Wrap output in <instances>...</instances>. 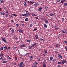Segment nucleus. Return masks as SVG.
Here are the masks:
<instances>
[{"label":"nucleus","mask_w":67,"mask_h":67,"mask_svg":"<svg viewBox=\"0 0 67 67\" xmlns=\"http://www.w3.org/2000/svg\"><path fill=\"white\" fill-rule=\"evenodd\" d=\"M31 14V13H26L25 14H22V15L23 16H25V17H28Z\"/></svg>","instance_id":"f257e3e1"},{"label":"nucleus","mask_w":67,"mask_h":67,"mask_svg":"<svg viewBox=\"0 0 67 67\" xmlns=\"http://www.w3.org/2000/svg\"><path fill=\"white\" fill-rule=\"evenodd\" d=\"M67 62V61L66 60H63L62 61V62H58V64H64V63H66Z\"/></svg>","instance_id":"f03ea898"},{"label":"nucleus","mask_w":67,"mask_h":67,"mask_svg":"<svg viewBox=\"0 0 67 67\" xmlns=\"http://www.w3.org/2000/svg\"><path fill=\"white\" fill-rule=\"evenodd\" d=\"M19 32H20V33H23V30H22L21 29H18L17 30Z\"/></svg>","instance_id":"7ed1b4c3"},{"label":"nucleus","mask_w":67,"mask_h":67,"mask_svg":"<svg viewBox=\"0 0 67 67\" xmlns=\"http://www.w3.org/2000/svg\"><path fill=\"white\" fill-rule=\"evenodd\" d=\"M62 31L63 33H66V34H67V31L66 29H64V30H62Z\"/></svg>","instance_id":"20e7f679"},{"label":"nucleus","mask_w":67,"mask_h":67,"mask_svg":"<svg viewBox=\"0 0 67 67\" xmlns=\"http://www.w3.org/2000/svg\"><path fill=\"white\" fill-rule=\"evenodd\" d=\"M2 40L4 42H5V43H7V41H6V40L3 37H2Z\"/></svg>","instance_id":"39448f33"},{"label":"nucleus","mask_w":67,"mask_h":67,"mask_svg":"<svg viewBox=\"0 0 67 67\" xmlns=\"http://www.w3.org/2000/svg\"><path fill=\"white\" fill-rule=\"evenodd\" d=\"M42 7H39L38 10L40 11V12H42Z\"/></svg>","instance_id":"423d86ee"},{"label":"nucleus","mask_w":67,"mask_h":67,"mask_svg":"<svg viewBox=\"0 0 67 67\" xmlns=\"http://www.w3.org/2000/svg\"><path fill=\"white\" fill-rule=\"evenodd\" d=\"M26 46V45L23 44L20 45V47H25Z\"/></svg>","instance_id":"0eeeda50"},{"label":"nucleus","mask_w":67,"mask_h":67,"mask_svg":"<svg viewBox=\"0 0 67 67\" xmlns=\"http://www.w3.org/2000/svg\"><path fill=\"white\" fill-rule=\"evenodd\" d=\"M59 45L58 44L56 43L55 45V47L56 48H58V47H59Z\"/></svg>","instance_id":"6e6552de"},{"label":"nucleus","mask_w":67,"mask_h":67,"mask_svg":"<svg viewBox=\"0 0 67 67\" xmlns=\"http://www.w3.org/2000/svg\"><path fill=\"white\" fill-rule=\"evenodd\" d=\"M28 2V3H30L31 4H33L34 3V2H32V1H30V2L29 1Z\"/></svg>","instance_id":"1a4fd4ad"},{"label":"nucleus","mask_w":67,"mask_h":67,"mask_svg":"<svg viewBox=\"0 0 67 67\" xmlns=\"http://www.w3.org/2000/svg\"><path fill=\"white\" fill-rule=\"evenodd\" d=\"M35 36L36 38V39H38V35H37V34L35 35Z\"/></svg>","instance_id":"9d476101"},{"label":"nucleus","mask_w":67,"mask_h":67,"mask_svg":"<svg viewBox=\"0 0 67 67\" xmlns=\"http://www.w3.org/2000/svg\"><path fill=\"white\" fill-rule=\"evenodd\" d=\"M1 13L2 15H5L6 14L4 13V12H1Z\"/></svg>","instance_id":"9b49d317"},{"label":"nucleus","mask_w":67,"mask_h":67,"mask_svg":"<svg viewBox=\"0 0 67 67\" xmlns=\"http://www.w3.org/2000/svg\"><path fill=\"white\" fill-rule=\"evenodd\" d=\"M58 57L59 58H61V59H62V56L60 54H59L58 55Z\"/></svg>","instance_id":"f8f14e48"},{"label":"nucleus","mask_w":67,"mask_h":67,"mask_svg":"<svg viewBox=\"0 0 67 67\" xmlns=\"http://www.w3.org/2000/svg\"><path fill=\"white\" fill-rule=\"evenodd\" d=\"M36 43L35 42L34 43L33 45H32L31 46V47H34V46H35V45H36Z\"/></svg>","instance_id":"ddd939ff"},{"label":"nucleus","mask_w":67,"mask_h":67,"mask_svg":"<svg viewBox=\"0 0 67 67\" xmlns=\"http://www.w3.org/2000/svg\"><path fill=\"white\" fill-rule=\"evenodd\" d=\"M11 34H12V35H14V31L12 30V31Z\"/></svg>","instance_id":"4468645a"},{"label":"nucleus","mask_w":67,"mask_h":67,"mask_svg":"<svg viewBox=\"0 0 67 67\" xmlns=\"http://www.w3.org/2000/svg\"><path fill=\"white\" fill-rule=\"evenodd\" d=\"M0 59L1 60H3V61L4 59V58H3V57H1L0 58Z\"/></svg>","instance_id":"2eb2a0df"},{"label":"nucleus","mask_w":67,"mask_h":67,"mask_svg":"<svg viewBox=\"0 0 67 67\" xmlns=\"http://www.w3.org/2000/svg\"><path fill=\"white\" fill-rule=\"evenodd\" d=\"M44 21H45V23H46V24H48V21H47V20H45Z\"/></svg>","instance_id":"dca6fc26"},{"label":"nucleus","mask_w":67,"mask_h":67,"mask_svg":"<svg viewBox=\"0 0 67 67\" xmlns=\"http://www.w3.org/2000/svg\"><path fill=\"white\" fill-rule=\"evenodd\" d=\"M40 40L41 42H44L45 41L44 39H43L42 38H40Z\"/></svg>","instance_id":"f3484780"},{"label":"nucleus","mask_w":67,"mask_h":67,"mask_svg":"<svg viewBox=\"0 0 67 67\" xmlns=\"http://www.w3.org/2000/svg\"><path fill=\"white\" fill-rule=\"evenodd\" d=\"M38 64V63L37 62H34L33 63V65H37Z\"/></svg>","instance_id":"a211bd4d"},{"label":"nucleus","mask_w":67,"mask_h":67,"mask_svg":"<svg viewBox=\"0 0 67 67\" xmlns=\"http://www.w3.org/2000/svg\"><path fill=\"white\" fill-rule=\"evenodd\" d=\"M7 62L6 60L2 62V63L3 64H5V63H7Z\"/></svg>","instance_id":"6ab92c4d"},{"label":"nucleus","mask_w":67,"mask_h":67,"mask_svg":"<svg viewBox=\"0 0 67 67\" xmlns=\"http://www.w3.org/2000/svg\"><path fill=\"white\" fill-rule=\"evenodd\" d=\"M43 51L44 52V53H45V54H47V50H46L44 49L43 50Z\"/></svg>","instance_id":"aec40b11"},{"label":"nucleus","mask_w":67,"mask_h":67,"mask_svg":"<svg viewBox=\"0 0 67 67\" xmlns=\"http://www.w3.org/2000/svg\"><path fill=\"white\" fill-rule=\"evenodd\" d=\"M39 5V4L37 3L34 4V5H35V6H37V5Z\"/></svg>","instance_id":"412c9836"},{"label":"nucleus","mask_w":67,"mask_h":67,"mask_svg":"<svg viewBox=\"0 0 67 67\" xmlns=\"http://www.w3.org/2000/svg\"><path fill=\"white\" fill-rule=\"evenodd\" d=\"M66 1V0H62L61 1V2H60V3H64V2H65Z\"/></svg>","instance_id":"4be33fe9"},{"label":"nucleus","mask_w":67,"mask_h":67,"mask_svg":"<svg viewBox=\"0 0 67 67\" xmlns=\"http://www.w3.org/2000/svg\"><path fill=\"white\" fill-rule=\"evenodd\" d=\"M62 22H63L65 20V18H62Z\"/></svg>","instance_id":"5701e85b"},{"label":"nucleus","mask_w":67,"mask_h":67,"mask_svg":"<svg viewBox=\"0 0 67 67\" xmlns=\"http://www.w3.org/2000/svg\"><path fill=\"white\" fill-rule=\"evenodd\" d=\"M55 16V14H51L50 15V16Z\"/></svg>","instance_id":"b1692460"},{"label":"nucleus","mask_w":67,"mask_h":67,"mask_svg":"<svg viewBox=\"0 0 67 67\" xmlns=\"http://www.w3.org/2000/svg\"><path fill=\"white\" fill-rule=\"evenodd\" d=\"M44 27L46 28L47 27V26L46 24H44Z\"/></svg>","instance_id":"393cba45"},{"label":"nucleus","mask_w":67,"mask_h":67,"mask_svg":"<svg viewBox=\"0 0 67 67\" xmlns=\"http://www.w3.org/2000/svg\"><path fill=\"white\" fill-rule=\"evenodd\" d=\"M7 58L8 59H11V58L9 56L7 57Z\"/></svg>","instance_id":"a878e982"},{"label":"nucleus","mask_w":67,"mask_h":67,"mask_svg":"<svg viewBox=\"0 0 67 67\" xmlns=\"http://www.w3.org/2000/svg\"><path fill=\"white\" fill-rule=\"evenodd\" d=\"M43 67H46V64L44 63H43Z\"/></svg>","instance_id":"bb28decb"},{"label":"nucleus","mask_w":67,"mask_h":67,"mask_svg":"<svg viewBox=\"0 0 67 67\" xmlns=\"http://www.w3.org/2000/svg\"><path fill=\"white\" fill-rule=\"evenodd\" d=\"M4 49L5 51H6L7 49V47L5 46L4 47Z\"/></svg>","instance_id":"cd10ccee"},{"label":"nucleus","mask_w":67,"mask_h":67,"mask_svg":"<svg viewBox=\"0 0 67 67\" xmlns=\"http://www.w3.org/2000/svg\"><path fill=\"white\" fill-rule=\"evenodd\" d=\"M29 57L30 60H32V59H33V56H32L30 57Z\"/></svg>","instance_id":"c85d7f7f"},{"label":"nucleus","mask_w":67,"mask_h":67,"mask_svg":"<svg viewBox=\"0 0 67 67\" xmlns=\"http://www.w3.org/2000/svg\"><path fill=\"white\" fill-rule=\"evenodd\" d=\"M58 29H59V27H57L56 28H55L54 29V30H56V31H57V30H58Z\"/></svg>","instance_id":"c756f323"},{"label":"nucleus","mask_w":67,"mask_h":67,"mask_svg":"<svg viewBox=\"0 0 67 67\" xmlns=\"http://www.w3.org/2000/svg\"><path fill=\"white\" fill-rule=\"evenodd\" d=\"M50 60H53V57H51L50 58Z\"/></svg>","instance_id":"7c9ffc66"},{"label":"nucleus","mask_w":67,"mask_h":67,"mask_svg":"<svg viewBox=\"0 0 67 67\" xmlns=\"http://www.w3.org/2000/svg\"><path fill=\"white\" fill-rule=\"evenodd\" d=\"M0 56L1 57H2L3 56V53H2L1 54H0Z\"/></svg>","instance_id":"2f4dec72"},{"label":"nucleus","mask_w":67,"mask_h":67,"mask_svg":"<svg viewBox=\"0 0 67 67\" xmlns=\"http://www.w3.org/2000/svg\"><path fill=\"white\" fill-rule=\"evenodd\" d=\"M4 48L3 47H1L0 48V50L2 51L3 49Z\"/></svg>","instance_id":"473e14b6"},{"label":"nucleus","mask_w":67,"mask_h":67,"mask_svg":"<svg viewBox=\"0 0 67 67\" xmlns=\"http://www.w3.org/2000/svg\"><path fill=\"white\" fill-rule=\"evenodd\" d=\"M31 41L30 40H27V42H28V43H29V42H31Z\"/></svg>","instance_id":"72a5a7b5"},{"label":"nucleus","mask_w":67,"mask_h":67,"mask_svg":"<svg viewBox=\"0 0 67 67\" xmlns=\"http://www.w3.org/2000/svg\"><path fill=\"white\" fill-rule=\"evenodd\" d=\"M9 16L10 18H13V16L12 15H9Z\"/></svg>","instance_id":"f704fd0d"},{"label":"nucleus","mask_w":67,"mask_h":67,"mask_svg":"<svg viewBox=\"0 0 67 67\" xmlns=\"http://www.w3.org/2000/svg\"><path fill=\"white\" fill-rule=\"evenodd\" d=\"M29 20V19L28 18H26L25 19V21H28V20Z\"/></svg>","instance_id":"c9c22d12"},{"label":"nucleus","mask_w":67,"mask_h":67,"mask_svg":"<svg viewBox=\"0 0 67 67\" xmlns=\"http://www.w3.org/2000/svg\"><path fill=\"white\" fill-rule=\"evenodd\" d=\"M32 67H37V66L36 65H34L31 66Z\"/></svg>","instance_id":"e433bc0d"},{"label":"nucleus","mask_w":67,"mask_h":67,"mask_svg":"<svg viewBox=\"0 0 67 67\" xmlns=\"http://www.w3.org/2000/svg\"><path fill=\"white\" fill-rule=\"evenodd\" d=\"M20 26H24V25L23 24H22Z\"/></svg>","instance_id":"4c0bfd02"},{"label":"nucleus","mask_w":67,"mask_h":67,"mask_svg":"<svg viewBox=\"0 0 67 67\" xmlns=\"http://www.w3.org/2000/svg\"><path fill=\"white\" fill-rule=\"evenodd\" d=\"M33 47H32V46H29V49H31V48H32Z\"/></svg>","instance_id":"58836bf2"},{"label":"nucleus","mask_w":67,"mask_h":67,"mask_svg":"<svg viewBox=\"0 0 67 67\" xmlns=\"http://www.w3.org/2000/svg\"><path fill=\"white\" fill-rule=\"evenodd\" d=\"M24 5H25V6H26L27 5V4L25 3L24 4Z\"/></svg>","instance_id":"ea45409f"},{"label":"nucleus","mask_w":67,"mask_h":67,"mask_svg":"<svg viewBox=\"0 0 67 67\" xmlns=\"http://www.w3.org/2000/svg\"><path fill=\"white\" fill-rule=\"evenodd\" d=\"M23 64H24V63L23 62H21L20 64V65H23Z\"/></svg>","instance_id":"a19ab883"},{"label":"nucleus","mask_w":67,"mask_h":67,"mask_svg":"<svg viewBox=\"0 0 67 67\" xmlns=\"http://www.w3.org/2000/svg\"><path fill=\"white\" fill-rule=\"evenodd\" d=\"M3 9L4 10H5L6 9H7V7H3Z\"/></svg>","instance_id":"79ce46f5"},{"label":"nucleus","mask_w":67,"mask_h":67,"mask_svg":"<svg viewBox=\"0 0 67 67\" xmlns=\"http://www.w3.org/2000/svg\"><path fill=\"white\" fill-rule=\"evenodd\" d=\"M16 25L17 26V27H18V26H19V24H16Z\"/></svg>","instance_id":"37998d69"},{"label":"nucleus","mask_w":67,"mask_h":67,"mask_svg":"<svg viewBox=\"0 0 67 67\" xmlns=\"http://www.w3.org/2000/svg\"><path fill=\"white\" fill-rule=\"evenodd\" d=\"M32 24H31L30 25V27H32Z\"/></svg>","instance_id":"c03bdc74"},{"label":"nucleus","mask_w":67,"mask_h":67,"mask_svg":"<svg viewBox=\"0 0 67 67\" xmlns=\"http://www.w3.org/2000/svg\"><path fill=\"white\" fill-rule=\"evenodd\" d=\"M1 3H4V1H1Z\"/></svg>","instance_id":"a18cd8bd"},{"label":"nucleus","mask_w":67,"mask_h":67,"mask_svg":"<svg viewBox=\"0 0 67 67\" xmlns=\"http://www.w3.org/2000/svg\"><path fill=\"white\" fill-rule=\"evenodd\" d=\"M13 65H16V63H13Z\"/></svg>","instance_id":"49530a36"},{"label":"nucleus","mask_w":67,"mask_h":67,"mask_svg":"<svg viewBox=\"0 0 67 67\" xmlns=\"http://www.w3.org/2000/svg\"><path fill=\"white\" fill-rule=\"evenodd\" d=\"M14 38L16 40H17V39H18V37L15 36V37H14Z\"/></svg>","instance_id":"de8ad7c7"},{"label":"nucleus","mask_w":67,"mask_h":67,"mask_svg":"<svg viewBox=\"0 0 67 67\" xmlns=\"http://www.w3.org/2000/svg\"><path fill=\"white\" fill-rule=\"evenodd\" d=\"M36 30H37V29L35 28L33 30V31H36Z\"/></svg>","instance_id":"09e8293b"},{"label":"nucleus","mask_w":67,"mask_h":67,"mask_svg":"<svg viewBox=\"0 0 67 67\" xmlns=\"http://www.w3.org/2000/svg\"><path fill=\"white\" fill-rule=\"evenodd\" d=\"M65 49L66 50V51H67V46H65Z\"/></svg>","instance_id":"8fccbe9b"},{"label":"nucleus","mask_w":67,"mask_h":67,"mask_svg":"<svg viewBox=\"0 0 67 67\" xmlns=\"http://www.w3.org/2000/svg\"><path fill=\"white\" fill-rule=\"evenodd\" d=\"M60 0H57V1L58 2H60Z\"/></svg>","instance_id":"3c124183"},{"label":"nucleus","mask_w":67,"mask_h":67,"mask_svg":"<svg viewBox=\"0 0 67 67\" xmlns=\"http://www.w3.org/2000/svg\"><path fill=\"white\" fill-rule=\"evenodd\" d=\"M64 5L65 6H66L67 5V3H65L64 4Z\"/></svg>","instance_id":"603ef678"},{"label":"nucleus","mask_w":67,"mask_h":67,"mask_svg":"<svg viewBox=\"0 0 67 67\" xmlns=\"http://www.w3.org/2000/svg\"><path fill=\"white\" fill-rule=\"evenodd\" d=\"M59 36H62V34H59Z\"/></svg>","instance_id":"864d4df0"},{"label":"nucleus","mask_w":67,"mask_h":67,"mask_svg":"<svg viewBox=\"0 0 67 67\" xmlns=\"http://www.w3.org/2000/svg\"><path fill=\"white\" fill-rule=\"evenodd\" d=\"M17 48V47H15L13 48L14 49H16Z\"/></svg>","instance_id":"5fc2aeb1"},{"label":"nucleus","mask_w":67,"mask_h":67,"mask_svg":"<svg viewBox=\"0 0 67 67\" xmlns=\"http://www.w3.org/2000/svg\"><path fill=\"white\" fill-rule=\"evenodd\" d=\"M41 60V59H40V58L38 59V60L39 62H40V60Z\"/></svg>","instance_id":"6e6d98bb"},{"label":"nucleus","mask_w":67,"mask_h":67,"mask_svg":"<svg viewBox=\"0 0 67 67\" xmlns=\"http://www.w3.org/2000/svg\"><path fill=\"white\" fill-rule=\"evenodd\" d=\"M64 43H65L66 44H67V41H65L64 42Z\"/></svg>","instance_id":"4d7b16f0"},{"label":"nucleus","mask_w":67,"mask_h":67,"mask_svg":"<svg viewBox=\"0 0 67 67\" xmlns=\"http://www.w3.org/2000/svg\"><path fill=\"white\" fill-rule=\"evenodd\" d=\"M55 59H53L52 60V62H55Z\"/></svg>","instance_id":"13d9d810"},{"label":"nucleus","mask_w":67,"mask_h":67,"mask_svg":"<svg viewBox=\"0 0 67 67\" xmlns=\"http://www.w3.org/2000/svg\"><path fill=\"white\" fill-rule=\"evenodd\" d=\"M35 14H32V16H35Z\"/></svg>","instance_id":"bf43d9fd"},{"label":"nucleus","mask_w":67,"mask_h":67,"mask_svg":"<svg viewBox=\"0 0 67 67\" xmlns=\"http://www.w3.org/2000/svg\"><path fill=\"white\" fill-rule=\"evenodd\" d=\"M8 16V14H6L5 16V17H7V16Z\"/></svg>","instance_id":"052dcab7"},{"label":"nucleus","mask_w":67,"mask_h":67,"mask_svg":"<svg viewBox=\"0 0 67 67\" xmlns=\"http://www.w3.org/2000/svg\"><path fill=\"white\" fill-rule=\"evenodd\" d=\"M28 54H29V53H26V54H25V55H27Z\"/></svg>","instance_id":"680f3d73"},{"label":"nucleus","mask_w":67,"mask_h":67,"mask_svg":"<svg viewBox=\"0 0 67 67\" xmlns=\"http://www.w3.org/2000/svg\"><path fill=\"white\" fill-rule=\"evenodd\" d=\"M58 67H61V66L59 65H58Z\"/></svg>","instance_id":"e2e57ef3"},{"label":"nucleus","mask_w":67,"mask_h":67,"mask_svg":"<svg viewBox=\"0 0 67 67\" xmlns=\"http://www.w3.org/2000/svg\"><path fill=\"white\" fill-rule=\"evenodd\" d=\"M48 8V7H47L46 6L45 7V8H46V9H47Z\"/></svg>","instance_id":"0e129e2a"},{"label":"nucleus","mask_w":67,"mask_h":67,"mask_svg":"<svg viewBox=\"0 0 67 67\" xmlns=\"http://www.w3.org/2000/svg\"><path fill=\"white\" fill-rule=\"evenodd\" d=\"M21 64H18V66H19V67H20V65Z\"/></svg>","instance_id":"69168bd1"},{"label":"nucleus","mask_w":67,"mask_h":67,"mask_svg":"<svg viewBox=\"0 0 67 67\" xmlns=\"http://www.w3.org/2000/svg\"><path fill=\"white\" fill-rule=\"evenodd\" d=\"M8 48V49H10V47H9Z\"/></svg>","instance_id":"338daca9"},{"label":"nucleus","mask_w":67,"mask_h":67,"mask_svg":"<svg viewBox=\"0 0 67 67\" xmlns=\"http://www.w3.org/2000/svg\"><path fill=\"white\" fill-rule=\"evenodd\" d=\"M14 16H17V15H16L15 14Z\"/></svg>","instance_id":"774afa93"}]
</instances>
